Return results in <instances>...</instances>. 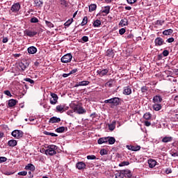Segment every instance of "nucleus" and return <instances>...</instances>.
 <instances>
[{
  "label": "nucleus",
  "mask_w": 178,
  "mask_h": 178,
  "mask_svg": "<svg viewBox=\"0 0 178 178\" xmlns=\"http://www.w3.org/2000/svg\"><path fill=\"white\" fill-rule=\"evenodd\" d=\"M35 3L37 5V6H42L44 2H42V1L41 0H35Z\"/></svg>",
  "instance_id": "46"
},
{
  "label": "nucleus",
  "mask_w": 178,
  "mask_h": 178,
  "mask_svg": "<svg viewBox=\"0 0 178 178\" xmlns=\"http://www.w3.org/2000/svg\"><path fill=\"white\" fill-rule=\"evenodd\" d=\"M19 10H20V3H15L11 6L9 13H10V15H11L12 13H18Z\"/></svg>",
  "instance_id": "7"
},
{
  "label": "nucleus",
  "mask_w": 178,
  "mask_h": 178,
  "mask_svg": "<svg viewBox=\"0 0 178 178\" xmlns=\"http://www.w3.org/2000/svg\"><path fill=\"white\" fill-rule=\"evenodd\" d=\"M99 26H101V20L96 19L95 21H94L93 22L94 27H99Z\"/></svg>",
  "instance_id": "37"
},
{
  "label": "nucleus",
  "mask_w": 178,
  "mask_h": 178,
  "mask_svg": "<svg viewBox=\"0 0 178 178\" xmlns=\"http://www.w3.org/2000/svg\"><path fill=\"white\" fill-rule=\"evenodd\" d=\"M127 1L130 5H133V3H136V2H137V0H127Z\"/></svg>",
  "instance_id": "61"
},
{
  "label": "nucleus",
  "mask_w": 178,
  "mask_h": 178,
  "mask_svg": "<svg viewBox=\"0 0 178 178\" xmlns=\"http://www.w3.org/2000/svg\"><path fill=\"white\" fill-rule=\"evenodd\" d=\"M106 86L109 88L112 87V86H113V79H109V81L106 83Z\"/></svg>",
  "instance_id": "40"
},
{
  "label": "nucleus",
  "mask_w": 178,
  "mask_h": 178,
  "mask_svg": "<svg viewBox=\"0 0 178 178\" xmlns=\"http://www.w3.org/2000/svg\"><path fill=\"white\" fill-rule=\"evenodd\" d=\"M97 115L96 113H92V114H90V117L92 118V119H95V118H97Z\"/></svg>",
  "instance_id": "63"
},
{
  "label": "nucleus",
  "mask_w": 178,
  "mask_h": 178,
  "mask_svg": "<svg viewBox=\"0 0 178 178\" xmlns=\"http://www.w3.org/2000/svg\"><path fill=\"white\" fill-rule=\"evenodd\" d=\"M24 34L27 37H30L31 38H33V37L38 34V32L37 31V30L26 29L25 31H24Z\"/></svg>",
  "instance_id": "5"
},
{
  "label": "nucleus",
  "mask_w": 178,
  "mask_h": 178,
  "mask_svg": "<svg viewBox=\"0 0 178 178\" xmlns=\"http://www.w3.org/2000/svg\"><path fill=\"white\" fill-rule=\"evenodd\" d=\"M119 24L122 27H124V26H127V24H129V20L127 18H124L123 19H121Z\"/></svg>",
  "instance_id": "28"
},
{
  "label": "nucleus",
  "mask_w": 178,
  "mask_h": 178,
  "mask_svg": "<svg viewBox=\"0 0 178 178\" xmlns=\"http://www.w3.org/2000/svg\"><path fill=\"white\" fill-rule=\"evenodd\" d=\"M60 4L63 6H67V2H66V0H60Z\"/></svg>",
  "instance_id": "60"
},
{
  "label": "nucleus",
  "mask_w": 178,
  "mask_h": 178,
  "mask_svg": "<svg viewBox=\"0 0 178 178\" xmlns=\"http://www.w3.org/2000/svg\"><path fill=\"white\" fill-rule=\"evenodd\" d=\"M116 122H113L112 124H108V129L111 131H113L114 129H115Z\"/></svg>",
  "instance_id": "35"
},
{
  "label": "nucleus",
  "mask_w": 178,
  "mask_h": 178,
  "mask_svg": "<svg viewBox=\"0 0 178 178\" xmlns=\"http://www.w3.org/2000/svg\"><path fill=\"white\" fill-rule=\"evenodd\" d=\"M153 109L154 111H161L162 109V104L159 103H155L153 105Z\"/></svg>",
  "instance_id": "26"
},
{
  "label": "nucleus",
  "mask_w": 178,
  "mask_h": 178,
  "mask_svg": "<svg viewBox=\"0 0 178 178\" xmlns=\"http://www.w3.org/2000/svg\"><path fill=\"white\" fill-rule=\"evenodd\" d=\"M26 170H31V172H34L35 170V166L31 163H29L27 165L25 166Z\"/></svg>",
  "instance_id": "23"
},
{
  "label": "nucleus",
  "mask_w": 178,
  "mask_h": 178,
  "mask_svg": "<svg viewBox=\"0 0 178 178\" xmlns=\"http://www.w3.org/2000/svg\"><path fill=\"white\" fill-rule=\"evenodd\" d=\"M172 119H174L175 122H178V114H175Z\"/></svg>",
  "instance_id": "64"
},
{
  "label": "nucleus",
  "mask_w": 178,
  "mask_h": 178,
  "mask_svg": "<svg viewBox=\"0 0 178 178\" xmlns=\"http://www.w3.org/2000/svg\"><path fill=\"white\" fill-rule=\"evenodd\" d=\"M175 42V38H170L166 40V42L168 43H172Z\"/></svg>",
  "instance_id": "59"
},
{
  "label": "nucleus",
  "mask_w": 178,
  "mask_h": 178,
  "mask_svg": "<svg viewBox=\"0 0 178 178\" xmlns=\"http://www.w3.org/2000/svg\"><path fill=\"white\" fill-rule=\"evenodd\" d=\"M94 10H97V4L92 3L89 6V12H94Z\"/></svg>",
  "instance_id": "32"
},
{
  "label": "nucleus",
  "mask_w": 178,
  "mask_h": 178,
  "mask_svg": "<svg viewBox=\"0 0 178 178\" xmlns=\"http://www.w3.org/2000/svg\"><path fill=\"white\" fill-rule=\"evenodd\" d=\"M86 163L83 161H79L76 164V169H79V170H83V169H86Z\"/></svg>",
  "instance_id": "12"
},
{
  "label": "nucleus",
  "mask_w": 178,
  "mask_h": 178,
  "mask_svg": "<svg viewBox=\"0 0 178 178\" xmlns=\"http://www.w3.org/2000/svg\"><path fill=\"white\" fill-rule=\"evenodd\" d=\"M18 176H27V171H21L18 172Z\"/></svg>",
  "instance_id": "51"
},
{
  "label": "nucleus",
  "mask_w": 178,
  "mask_h": 178,
  "mask_svg": "<svg viewBox=\"0 0 178 178\" xmlns=\"http://www.w3.org/2000/svg\"><path fill=\"white\" fill-rule=\"evenodd\" d=\"M124 95H130L131 94V88L130 86H126L124 88Z\"/></svg>",
  "instance_id": "17"
},
{
  "label": "nucleus",
  "mask_w": 178,
  "mask_h": 178,
  "mask_svg": "<svg viewBox=\"0 0 178 178\" xmlns=\"http://www.w3.org/2000/svg\"><path fill=\"white\" fill-rule=\"evenodd\" d=\"M173 141V137L172 136H165L162 138L161 143L167 144L168 143H172Z\"/></svg>",
  "instance_id": "15"
},
{
  "label": "nucleus",
  "mask_w": 178,
  "mask_h": 178,
  "mask_svg": "<svg viewBox=\"0 0 178 178\" xmlns=\"http://www.w3.org/2000/svg\"><path fill=\"white\" fill-rule=\"evenodd\" d=\"M154 44L156 47H161L165 44V41L163 39H162V38L159 37L155 39Z\"/></svg>",
  "instance_id": "11"
},
{
  "label": "nucleus",
  "mask_w": 178,
  "mask_h": 178,
  "mask_svg": "<svg viewBox=\"0 0 178 178\" xmlns=\"http://www.w3.org/2000/svg\"><path fill=\"white\" fill-rule=\"evenodd\" d=\"M90 84V81H82L79 82V86H88Z\"/></svg>",
  "instance_id": "44"
},
{
  "label": "nucleus",
  "mask_w": 178,
  "mask_h": 178,
  "mask_svg": "<svg viewBox=\"0 0 178 178\" xmlns=\"http://www.w3.org/2000/svg\"><path fill=\"white\" fill-rule=\"evenodd\" d=\"M130 165V163L129 161H122L119 164V166H129Z\"/></svg>",
  "instance_id": "45"
},
{
  "label": "nucleus",
  "mask_w": 178,
  "mask_h": 178,
  "mask_svg": "<svg viewBox=\"0 0 178 178\" xmlns=\"http://www.w3.org/2000/svg\"><path fill=\"white\" fill-rule=\"evenodd\" d=\"M122 99L119 97H114L104 101V104H112L114 106H118V105H120V102Z\"/></svg>",
  "instance_id": "2"
},
{
  "label": "nucleus",
  "mask_w": 178,
  "mask_h": 178,
  "mask_svg": "<svg viewBox=\"0 0 178 178\" xmlns=\"http://www.w3.org/2000/svg\"><path fill=\"white\" fill-rule=\"evenodd\" d=\"M108 72H109L108 68L98 70L97 71V74H99L100 77H104V76H106Z\"/></svg>",
  "instance_id": "10"
},
{
  "label": "nucleus",
  "mask_w": 178,
  "mask_h": 178,
  "mask_svg": "<svg viewBox=\"0 0 178 178\" xmlns=\"http://www.w3.org/2000/svg\"><path fill=\"white\" fill-rule=\"evenodd\" d=\"M67 131V127H60L56 129L57 133H64L65 131Z\"/></svg>",
  "instance_id": "30"
},
{
  "label": "nucleus",
  "mask_w": 178,
  "mask_h": 178,
  "mask_svg": "<svg viewBox=\"0 0 178 178\" xmlns=\"http://www.w3.org/2000/svg\"><path fill=\"white\" fill-rule=\"evenodd\" d=\"M82 41H83V42H88V36H83L81 38Z\"/></svg>",
  "instance_id": "58"
},
{
  "label": "nucleus",
  "mask_w": 178,
  "mask_h": 178,
  "mask_svg": "<svg viewBox=\"0 0 178 178\" xmlns=\"http://www.w3.org/2000/svg\"><path fill=\"white\" fill-rule=\"evenodd\" d=\"M43 134H45V136H51V137H58V134L47 131H43Z\"/></svg>",
  "instance_id": "34"
},
{
  "label": "nucleus",
  "mask_w": 178,
  "mask_h": 178,
  "mask_svg": "<svg viewBox=\"0 0 178 178\" xmlns=\"http://www.w3.org/2000/svg\"><path fill=\"white\" fill-rule=\"evenodd\" d=\"M162 54L163 56H168L169 55V51L168 50H164Z\"/></svg>",
  "instance_id": "62"
},
{
  "label": "nucleus",
  "mask_w": 178,
  "mask_h": 178,
  "mask_svg": "<svg viewBox=\"0 0 178 178\" xmlns=\"http://www.w3.org/2000/svg\"><path fill=\"white\" fill-rule=\"evenodd\" d=\"M27 51L29 54H30L31 55H34V54H37V47L32 46V47H29L27 49Z\"/></svg>",
  "instance_id": "14"
},
{
  "label": "nucleus",
  "mask_w": 178,
  "mask_h": 178,
  "mask_svg": "<svg viewBox=\"0 0 178 178\" xmlns=\"http://www.w3.org/2000/svg\"><path fill=\"white\" fill-rule=\"evenodd\" d=\"M45 24L49 27V29H54V26L52 22L45 20Z\"/></svg>",
  "instance_id": "43"
},
{
  "label": "nucleus",
  "mask_w": 178,
  "mask_h": 178,
  "mask_svg": "<svg viewBox=\"0 0 178 178\" xmlns=\"http://www.w3.org/2000/svg\"><path fill=\"white\" fill-rule=\"evenodd\" d=\"M106 55L109 58H113V50H111V49L107 50Z\"/></svg>",
  "instance_id": "39"
},
{
  "label": "nucleus",
  "mask_w": 178,
  "mask_h": 178,
  "mask_svg": "<svg viewBox=\"0 0 178 178\" xmlns=\"http://www.w3.org/2000/svg\"><path fill=\"white\" fill-rule=\"evenodd\" d=\"M148 165H149V167L151 168H155V166H156V161L152 159H150L148 160Z\"/></svg>",
  "instance_id": "22"
},
{
  "label": "nucleus",
  "mask_w": 178,
  "mask_h": 178,
  "mask_svg": "<svg viewBox=\"0 0 178 178\" xmlns=\"http://www.w3.org/2000/svg\"><path fill=\"white\" fill-rule=\"evenodd\" d=\"M148 89H149L148 86H145L140 88V91H141V92H143V94H145V92H147V91H148Z\"/></svg>",
  "instance_id": "41"
},
{
  "label": "nucleus",
  "mask_w": 178,
  "mask_h": 178,
  "mask_svg": "<svg viewBox=\"0 0 178 178\" xmlns=\"http://www.w3.org/2000/svg\"><path fill=\"white\" fill-rule=\"evenodd\" d=\"M24 81H27L28 83H30V84H34V80L30 79V78H26L24 79Z\"/></svg>",
  "instance_id": "49"
},
{
  "label": "nucleus",
  "mask_w": 178,
  "mask_h": 178,
  "mask_svg": "<svg viewBox=\"0 0 178 178\" xmlns=\"http://www.w3.org/2000/svg\"><path fill=\"white\" fill-rule=\"evenodd\" d=\"M111 10L110 6H106L104 7V10L102 11V13H105L106 15H109V12Z\"/></svg>",
  "instance_id": "36"
},
{
  "label": "nucleus",
  "mask_w": 178,
  "mask_h": 178,
  "mask_svg": "<svg viewBox=\"0 0 178 178\" xmlns=\"http://www.w3.org/2000/svg\"><path fill=\"white\" fill-rule=\"evenodd\" d=\"M124 172V177H128L130 178L133 175L131 174V171L130 170H123Z\"/></svg>",
  "instance_id": "29"
},
{
  "label": "nucleus",
  "mask_w": 178,
  "mask_h": 178,
  "mask_svg": "<svg viewBox=\"0 0 178 178\" xmlns=\"http://www.w3.org/2000/svg\"><path fill=\"white\" fill-rule=\"evenodd\" d=\"M127 148L130 151H140V149H141V147L139 145H137V146L127 145Z\"/></svg>",
  "instance_id": "13"
},
{
  "label": "nucleus",
  "mask_w": 178,
  "mask_h": 178,
  "mask_svg": "<svg viewBox=\"0 0 178 178\" xmlns=\"http://www.w3.org/2000/svg\"><path fill=\"white\" fill-rule=\"evenodd\" d=\"M153 102L154 104H159L162 102V97L160 95H156L153 97Z\"/></svg>",
  "instance_id": "19"
},
{
  "label": "nucleus",
  "mask_w": 178,
  "mask_h": 178,
  "mask_svg": "<svg viewBox=\"0 0 178 178\" xmlns=\"http://www.w3.org/2000/svg\"><path fill=\"white\" fill-rule=\"evenodd\" d=\"M56 112H58V113H63L65 112V106L62 104L56 106Z\"/></svg>",
  "instance_id": "16"
},
{
  "label": "nucleus",
  "mask_w": 178,
  "mask_h": 178,
  "mask_svg": "<svg viewBox=\"0 0 178 178\" xmlns=\"http://www.w3.org/2000/svg\"><path fill=\"white\" fill-rule=\"evenodd\" d=\"M107 143H108L109 145H113L116 143V139L115 137L107 136Z\"/></svg>",
  "instance_id": "20"
},
{
  "label": "nucleus",
  "mask_w": 178,
  "mask_h": 178,
  "mask_svg": "<svg viewBox=\"0 0 178 178\" xmlns=\"http://www.w3.org/2000/svg\"><path fill=\"white\" fill-rule=\"evenodd\" d=\"M165 172L166 175H170V173H172V168H168L165 169Z\"/></svg>",
  "instance_id": "57"
},
{
  "label": "nucleus",
  "mask_w": 178,
  "mask_h": 178,
  "mask_svg": "<svg viewBox=\"0 0 178 178\" xmlns=\"http://www.w3.org/2000/svg\"><path fill=\"white\" fill-rule=\"evenodd\" d=\"M173 33V29H170L163 31V35H170Z\"/></svg>",
  "instance_id": "31"
},
{
  "label": "nucleus",
  "mask_w": 178,
  "mask_h": 178,
  "mask_svg": "<svg viewBox=\"0 0 178 178\" xmlns=\"http://www.w3.org/2000/svg\"><path fill=\"white\" fill-rule=\"evenodd\" d=\"M164 23L165 21L163 20H157L156 24H159V26H163Z\"/></svg>",
  "instance_id": "55"
},
{
  "label": "nucleus",
  "mask_w": 178,
  "mask_h": 178,
  "mask_svg": "<svg viewBox=\"0 0 178 178\" xmlns=\"http://www.w3.org/2000/svg\"><path fill=\"white\" fill-rule=\"evenodd\" d=\"M123 177H124V171L123 170H121L116 172L115 178H123Z\"/></svg>",
  "instance_id": "25"
},
{
  "label": "nucleus",
  "mask_w": 178,
  "mask_h": 178,
  "mask_svg": "<svg viewBox=\"0 0 178 178\" xmlns=\"http://www.w3.org/2000/svg\"><path fill=\"white\" fill-rule=\"evenodd\" d=\"M106 143H108V136L99 138L97 140V144L99 145H101V144H106Z\"/></svg>",
  "instance_id": "18"
},
{
  "label": "nucleus",
  "mask_w": 178,
  "mask_h": 178,
  "mask_svg": "<svg viewBox=\"0 0 178 178\" xmlns=\"http://www.w3.org/2000/svg\"><path fill=\"white\" fill-rule=\"evenodd\" d=\"M60 122V118L58 117H52L49 119V123H59Z\"/></svg>",
  "instance_id": "21"
},
{
  "label": "nucleus",
  "mask_w": 178,
  "mask_h": 178,
  "mask_svg": "<svg viewBox=\"0 0 178 178\" xmlns=\"http://www.w3.org/2000/svg\"><path fill=\"white\" fill-rule=\"evenodd\" d=\"M56 149H58V146L55 145H49L47 146V149L44 151V154L49 156H54V155H56Z\"/></svg>",
  "instance_id": "1"
},
{
  "label": "nucleus",
  "mask_w": 178,
  "mask_h": 178,
  "mask_svg": "<svg viewBox=\"0 0 178 178\" xmlns=\"http://www.w3.org/2000/svg\"><path fill=\"white\" fill-rule=\"evenodd\" d=\"M126 33V29L124 28H122L119 30V33L120 35H123Z\"/></svg>",
  "instance_id": "54"
},
{
  "label": "nucleus",
  "mask_w": 178,
  "mask_h": 178,
  "mask_svg": "<svg viewBox=\"0 0 178 178\" xmlns=\"http://www.w3.org/2000/svg\"><path fill=\"white\" fill-rule=\"evenodd\" d=\"M100 155L104 156V155H108V150L105 149H102L100 150Z\"/></svg>",
  "instance_id": "47"
},
{
  "label": "nucleus",
  "mask_w": 178,
  "mask_h": 178,
  "mask_svg": "<svg viewBox=\"0 0 178 178\" xmlns=\"http://www.w3.org/2000/svg\"><path fill=\"white\" fill-rule=\"evenodd\" d=\"M31 23H38L39 20L38 18L35 17H33L31 20H30Z\"/></svg>",
  "instance_id": "48"
},
{
  "label": "nucleus",
  "mask_w": 178,
  "mask_h": 178,
  "mask_svg": "<svg viewBox=\"0 0 178 178\" xmlns=\"http://www.w3.org/2000/svg\"><path fill=\"white\" fill-rule=\"evenodd\" d=\"M50 95L51 97V98L50 99V104L51 105H56V104H58V99H59L58 95L51 92Z\"/></svg>",
  "instance_id": "8"
},
{
  "label": "nucleus",
  "mask_w": 178,
  "mask_h": 178,
  "mask_svg": "<svg viewBox=\"0 0 178 178\" xmlns=\"http://www.w3.org/2000/svg\"><path fill=\"white\" fill-rule=\"evenodd\" d=\"M8 159L5 156L0 157V163H3V162H6Z\"/></svg>",
  "instance_id": "53"
},
{
  "label": "nucleus",
  "mask_w": 178,
  "mask_h": 178,
  "mask_svg": "<svg viewBox=\"0 0 178 178\" xmlns=\"http://www.w3.org/2000/svg\"><path fill=\"white\" fill-rule=\"evenodd\" d=\"M72 59H73V56L72 55V54L69 53L64 55L61 58L60 60L62 63H70V62H72Z\"/></svg>",
  "instance_id": "4"
},
{
  "label": "nucleus",
  "mask_w": 178,
  "mask_h": 178,
  "mask_svg": "<svg viewBox=\"0 0 178 178\" xmlns=\"http://www.w3.org/2000/svg\"><path fill=\"white\" fill-rule=\"evenodd\" d=\"M3 94L8 97H12V94L10 93V90H4Z\"/></svg>",
  "instance_id": "56"
},
{
  "label": "nucleus",
  "mask_w": 178,
  "mask_h": 178,
  "mask_svg": "<svg viewBox=\"0 0 178 178\" xmlns=\"http://www.w3.org/2000/svg\"><path fill=\"white\" fill-rule=\"evenodd\" d=\"M17 104V100L11 99L8 101V106L10 108H13V106H15Z\"/></svg>",
  "instance_id": "27"
},
{
  "label": "nucleus",
  "mask_w": 178,
  "mask_h": 178,
  "mask_svg": "<svg viewBox=\"0 0 178 178\" xmlns=\"http://www.w3.org/2000/svg\"><path fill=\"white\" fill-rule=\"evenodd\" d=\"M73 23V18L68 19L65 24L64 26H65V27H69V26H70V24Z\"/></svg>",
  "instance_id": "42"
},
{
  "label": "nucleus",
  "mask_w": 178,
  "mask_h": 178,
  "mask_svg": "<svg viewBox=\"0 0 178 178\" xmlns=\"http://www.w3.org/2000/svg\"><path fill=\"white\" fill-rule=\"evenodd\" d=\"M87 23H88V17H87V16L84 17L82 22L81 23V26H86V24H87Z\"/></svg>",
  "instance_id": "38"
},
{
  "label": "nucleus",
  "mask_w": 178,
  "mask_h": 178,
  "mask_svg": "<svg viewBox=\"0 0 178 178\" xmlns=\"http://www.w3.org/2000/svg\"><path fill=\"white\" fill-rule=\"evenodd\" d=\"M143 118L145 119V120H149L151 118H152V115L151 114V113L147 112L144 114Z\"/></svg>",
  "instance_id": "33"
},
{
  "label": "nucleus",
  "mask_w": 178,
  "mask_h": 178,
  "mask_svg": "<svg viewBox=\"0 0 178 178\" xmlns=\"http://www.w3.org/2000/svg\"><path fill=\"white\" fill-rule=\"evenodd\" d=\"M87 159L88 160L97 159V156H95V155H88L87 156Z\"/></svg>",
  "instance_id": "52"
},
{
  "label": "nucleus",
  "mask_w": 178,
  "mask_h": 178,
  "mask_svg": "<svg viewBox=\"0 0 178 178\" xmlns=\"http://www.w3.org/2000/svg\"><path fill=\"white\" fill-rule=\"evenodd\" d=\"M72 108L74 109V112H76L78 115H84V113H87V111L79 104L74 105Z\"/></svg>",
  "instance_id": "3"
},
{
  "label": "nucleus",
  "mask_w": 178,
  "mask_h": 178,
  "mask_svg": "<svg viewBox=\"0 0 178 178\" xmlns=\"http://www.w3.org/2000/svg\"><path fill=\"white\" fill-rule=\"evenodd\" d=\"M170 154L174 157L178 156V152H175V150H171Z\"/></svg>",
  "instance_id": "50"
},
{
  "label": "nucleus",
  "mask_w": 178,
  "mask_h": 178,
  "mask_svg": "<svg viewBox=\"0 0 178 178\" xmlns=\"http://www.w3.org/2000/svg\"><path fill=\"white\" fill-rule=\"evenodd\" d=\"M17 145V140H10L8 142V147H16Z\"/></svg>",
  "instance_id": "24"
},
{
  "label": "nucleus",
  "mask_w": 178,
  "mask_h": 178,
  "mask_svg": "<svg viewBox=\"0 0 178 178\" xmlns=\"http://www.w3.org/2000/svg\"><path fill=\"white\" fill-rule=\"evenodd\" d=\"M19 67L22 69V70L24 71L29 66H30V62L27 60H23L21 63H19Z\"/></svg>",
  "instance_id": "9"
},
{
  "label": "nucleus",
  "mask_w": 178,
  "mask_h": 178,
  "mask_svg": "<svg viewBox=\"0 0 178 178\" xmlns=\"http://www.w3.org/2000/svg\"><path fill=\"white\" fill-rule=\"evenodd\" d=\"M24 133L22 132V131L21 130H14L12 133H11V136H13V137H14L15 138H17V140L22 138L24 136Z\"/></svg>",
  "instance_id": "6"
}]
</instances>
